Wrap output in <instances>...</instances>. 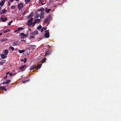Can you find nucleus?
I'll return each instance as SVG.
<instances>
[{"label":"nucleus","mask_w":121,"mask_h":121,"mask_svg":"<svg viewBox=\"0 0 121 121\" xmlns=\"http://www.w3.org/2000/svg\"><path fill=\"white\" fill-rule=\"evenodd\" d=\"M33 18H31V19L28 20V22L26 24L27 25L30 26L33 24Z\"/></svg>","instance_id":"nucleus-1"},{"label":"nucleus","mask_w":121,"mask_h":121,"mask_svg":"<svg viewBox=\"0 0 121 121\" xmlns=\"http://www.w3.org/2000/svg\"><path fill=\"white\" fill-rule=\"evenodd\" d=\"M23 4L22 3H21L19 4L18 5V7L19 10L22 9L23 6Z\"/></svg>","instance_id":"nucleus-2"},{"label":"nucleus","mask_w":121,"mask_h":121,"mask_svg":"<svg viewBox=\"0 0 121 121\" xmlns=\"http://www.w3.org/2000/svg\"><path fill=\"white\" fill-rule=\"evenodd\" d=\"M51 17V15H49L48 16H47L46 18L45 19V20L44 21L43 23H46V22H48V21L49 18H50Z\"/></svg>","instance_id":"nucleus-3"},{"label":"nucleus","mask_w":121,"mask_h":121,"mask_svg":"<svg viewBox=\"0 0 121 121\" xmlns=\"http://www.w3.org/2000/svg\"><path fill=\"white\" fill-rule=\"evenodd\" d=\"M20 36H22V37H21V38L22 39H24L25 37H27V36H26L25 34L23 33H21Z\"/></svg>","instance_id":"nucleus-4"},{"label":"nucleus","mask_w":121,"mask_h":121,"mask_svg":"<svg viewBox=\"0 0 121 121\" xmlns=\"http://www.w3.org/2000/svg\"><path fill=\"white\" fill-rule=\"evenodd\" d=\"M0 19L3 22H5L7 20V19L6 18H5L4 19L2 16H1L0 18Z\"/></svg>","instance_id":"nucleus-5"},{"label":"nucleus","mask_w":121,"mask_h":121,"mask_svg":"<svg viewBox=\"0 0 121 121\" xmlns=\"http://www.w3.org/2000/svg\"><path fill=\"white\" fill-rule=\"evenodd\" d=\"M6 0H2L1 2H0V5L1 6V7L3 6L4 5V3L5 2Z\"/></svg>","instance_id":"nucleus-6"},{"label":"nucleus","mask_w":121,"mask_h":121,"mask_svg":"<svg viewBox=\"0 0 121 121\" xmlns=\"http://www.w3.org/2000/svg\"><path fill=\"white\" fill-rule=\"evenodd\" d=\"M50 36L49 33L46 32L44 35V37L46 38H48Z\"/></svg>","instance_id":"nucleus-7"},{"label":"nucleus","mask_w":121,"mask_h":121,"mask_svg":"<svg viewBox=\"0 0 121 121\" xmlns=\"http://www.w3.org/2000/svg\"><path fill=\"white\" fill-rule=\"evenodd\" d=\"M20 44V43L19 41H16V42H14L13 43V46H14L15 45H19Z\"/></svg>","instance_id":"nucleus-8"},{"label":"nucleus","mask_w":121,"mask_h":121,"mask_svg":"<svg viewBox=\"0 0 121 121\" xmlns=\"http://www.w3.org/2000/svg\"><path fill=\"white\" fill-rule=\"evenodd\" d=\"M1 58L2 59H4L6 58L7 57V56H6V55H5V54H2L1 55Z\"/></svg>","instance_id":"nucleus-9"},{"label":"nucleus","mask_w":121,"mask_h":121,"mask_svg":"<svg viewBox=\"0 0 121 121\" xmlns=\"http://www.w3.org/2000/svg\"><path fill=\"white\" fill-rule=\"evenodd\" d=\"M45 55H49L51 54V52L50 51H48V50H47L45 51Z\"/></svg>","instance_id":"nucleus-10"},{"label":"nucleus","mask_w":121,"mask_h":121,"mask_svg":"<svg viewBox=\"0 0 121 121\" xmlns=\"http://www.w3.org/2000/svg\"><path fill=\"white\" fill-rule=\"evenodd\" d=\"M41 20L40 19H36L35 20V23H39V22H40L41 21Z\"/></svg>","instance_id":"nucleus-11"},{"label":"nucleus","mask_w":121,"mask_h":121,"mask_svg":"<svg viewBox=\"0 0 121 121\" xmlns=\"http://www.w3.org/2000/svg\"><path fill=\"white\" fill-rule=\"evenodd\" d=\"M42 65L41 64H40V65H37L36 68V69H40V67H41V66Z\"/></svg>","instance_id":"nucleus-12"},{"label":"nucleus","mask_w":121,"mask_h":121,"mask_svg":"<svg viewBox=\"0 0 121 121\" xmlns=\"http://www.w3.org/2000/svg\"><path fill=\"white\" fill-rule=\"evenodd\" d=\"M9 52V51L8 50H7V49H6V50H5L4 53L5 54V55H7V54H8Z\"/></svg>","instance_id":"nucleus-13"},{"label":"nucleus","mask_w":121,"mask_h":121,"mask_svg":"<svg viewBox=\"0 0 121 121\" xmlns=\"http://www.w3.org/2000/svg\"><path fill=\"white\" fill-rule=\"evenodd\" d=\"M51 9H47V8H46L45 9V11L46 12L48 13L51 10Z\"/></svg>","instance_id":"nucleus-14"},{"label":"nucleus","mask_w":121,"mask_h":121,"mask_svg":"<svg viewBox=\"0 0 121 121\" xmlns=\"http://www.w3.org/2000/svg\"><path fill=\"white\" fill-rule=\"evenodd\" d=\"M25 52V50H19V53H22L24 52Z\"/></svg>","instance_id":"nucleus-15"},{"label":"nucleus","mask_w":121,"mask_h":121,"mask_svg":"<svg viewBox=\"0 0 121 121\" xmlns=\"http://www.w3.org/2000/svg\"><path fill=\"white\" fill-rule=\"evenodd\" d=\"M39 15H40L39 14L37 13L35 16V17L36 18H38V17H39Z\"/></svg>","instance_id":"nucleus-16"},{"label":"nucleus","mask_w":121,"mask_h":121,"mask_svg":"<svg viewBox=\"0 0 121 121\" xmlns=\"http://www.w3.org/2000/svg\"><path fill=\"white\" fill-rule=\"evenodd\" d=\"M10 29H7L6 30L4 31V33H7V32H9V31H10Z\"/></svg>","instance_id":"nucleus-17"},{"label":"nucleus","mask_w":121,"mask_h":121,"mask_svg":"<svg viewBox=\"0 0 121 121\" xmlns=\"http://www.w3.org/2000/svg\"><path fill=\"white\" fill-rule=\"evenodd\" d=\"M26 66V65H22V66H21L20 67L19 69L20 70H22V69H23V68H24V67Z\"/></svg>","instance_id":"nucleus-18"},{"label":"nucleus","mask_w":121,"mask_h":121,"mask_svg":"<svg viewBox=\"0 0 121 121\" xmlns=\"http://www.w3.org/2000/svg\"><path fill=\"white\" fill-rule=\"evenodd\" d=\"M7 11V10H6L5 9H4L3 10L2 12H1V14H4V13L6 12Z\"/></svg>","instance_id":"nucleus-19"},{"label":"nucleus","mask_w":121,"mask_h":121,"mask_svg":"<svg viewBox=\"0 0 121 121\" xmlns=\"http://www.w3.org/2000/svg\"><path fill=\"white\" fill-rule=\"evenodd\" d=\"M23 28H18L17 29V33H19V31L22 30H23Z\"/></svg>","instance_id":"nucleus-20"},{"label":"nucleus","mask_w":121,"mask_h":121,"mask_svg":"<svg viewBox=\"0 0 121 121\" xmlns=\"http://www.w3.org/2000/svg\"><path fill=\"white\" fill-rule=\"evenodd\" d=\"M46 60V58H44L41 61V62L42 63H44V62Z\"/></svg>","instance_id":"nucleus-21"},{"label":"nucleus","mask_w":121,"mask_h":121,"mask_svg":"<svg viewBox=\"0 0 121 121\" xmlns=\"http://www.w3.org/2000/svg\"><path fill=\"white\" fill-rule=\"evenodd\" d=\"M44 10V9L43 8H41V9H39L38 10L39 11H43Z\"/></svg>","instance_id":"nucleus-22"},{"label":"nucleus","mask_w":121,"mask_h":121,"mask_svg":"<svg viewBox=\"0 0 121 121\" xmlns=\"http://www.w3.org/2000/svg\"><path fill=\"white\" fill-rule=\"evenodd\" d=\"M35 66L34 65H32L31 67V68H30V70H33V69H34L35 68Z\"/></svg>","instance_id":"nucleus-23"},{"label":"nucleus","mask_w":121,"mask_h":121,"mask_svg":"<svg viewBox=\"0 0 121 121\" xmlns=\"http://www.w3.org/2000/svg\"><path fill=\"white\" fill-rule=\"evenodd\" d=\"M13 21L12 20H11L8 23V25H10L11 24V23H12L13 22Z\"/></svg>","instance_id":"nucleus-24"},{"label":"nucleus","mask_w":121,"mask_h":121,"mask_svg":"<svg viewBox=\"0 0 121 121\" xmlns=\"http://www.w3.org/2000/svg\"><path fill=\"white\" fill-rule=\"evenodd\" d=\"M42 28V27L41 25H39V26L37 28V29L38 30H40V29H41Z\"/></svg>","instance_id":"nucleus-25"},{"label":"nucleus","mask_w":121,"mask_h":121,"mask_svg":"<svg viewBox=\"0 0 121 121\" xmlns=\"http://www.w3.org/2000/svg\"><path fill=\"white\" fill-rule=\"evenodd\" d=\"M31 0H25V1L26 3H28Z\"/></svg>","instance_id":"nucleus-26"},{"label":"nucleus","mask_w":121,"mask_h":121,"mask_svg":"<svg viewBox=\"0 0 121 121\" xmlns=\"http://www.w3.org/2000/svg\"><path fill=\"white\" fill-rule=\"evenodd\" d=\"M10 49H11L12 51H14V48L13 47H12V46H10Z\"/></svg>","instance_id":"nucleus-27"},{"label":"nucleus","mask_w":121,"mask_h":121,"mask_svg":"<svg viewBox=\"0 0 121 121\" xmlns=\"http://www.w3.org/2000/svg\"><path fill=\"white\" fill-rule=\"evenodd\" d=\"M29 79L27 80H24V81H23L22 82H23V83H25V82H27L28 81H29Z\"/></svg>","instance_id":"nucleus-28"},{"label":"nucleus","mask_w":121,"mask_h":121,"mask_svg":"<svg viewBox=\"0 0 121 121\" xmlns=\"http://www.w3.org/2000/svg\"><path fill=\"white\" fill-rule=\"evenodd\" d=\"M16 8V7L15 6H12L11 7V9H14L15 8Z\"/></svg>","instance_id":"nucleus-29"},{"label":"nucleus","mask_w":121,"mask_h":121,"mask_svg":"<svg viewBox=\"0 0 121 121\" xmlns=\"http://www.w3.org/2000/svg\"><path fill=\"white\" fill-rule=\"evenodd\" d=\"M35 34H38L39 33V32L37 31V30H36L35 31Z\"/></svg>","instance_id":"nucleus-30"},{"label":"nucleus","mask_w":121,"mask_h":121,"mask_svg":"<svg viewBox=\"0 0 121 121\" xmlns=\"http://www.w3.org/2000/svg\"><path fill=\"white\" fill-rule=\"evenodd\" d=\"M33 16V15L32 14H30L29 15V16L28 17V18H30V17H32Z\"/></svg>","instance_id":"nucleus-31"},{"label":"nucleus","mask_w":121,"mask_h":121,"mask_svg":"<svg viewBox=\"0 0 121 121\" xmlns=\"http://www.w3.org/2000/svg\"><path fill=\"white\" fill-rule=\"evenodd\" d=\"M24 62L26 63L27 61V59L26 58V57L24 58Z\"/></svg>","instance_id":"nucleus-32"},{"label":"nucleus","mask_w":121,"mask_h":121,"mask_svg":"<svg viewBox=\"0 0 121 121\" xmlns=\"http://www.w3.org/2000/svg\"><path fill=\"white\" fill-rule=\"evenodd\" d=\"M40 14H41L40 15L43 16V15L44 14V13L43 12H41Z\"/></svg>","instance_id":"nucleus-33"},{"label":"nucleus","mask_w":121,"mask_h":121,"mask_svg":"<svg viewBox=\"0 0 121 121\" xmlns=\"http://www.w3.org/2000/svg\"><path fill=\"white\" fill-rule=\"evenodd\" d=\"M33 23V24L32 25V26H34L35 25V24H36V23H35V21H34V22Z\"/></svg>","instance_id":"nucleus-34"},{"label":"nucleus","mask_w":121,"mask_h":121,"mask_svg":"<svg viewBox=\"0 0 121 121\" xmlns=\"http://www.w3.org/2000/svg\"><path fill=\"white\" fill-rule=\"evenodd\" d=\"M4 64L3 62H0V65H3Z\"/></svg>","instance_id":"nucleus-35"},{"label":"nucleus","mask_w":121,"mask_h":121,"mask_svg":"<svg viewBox=\"0 0 121 121\" xmlns=\"http://www.w3.org/2000/svg\"><path fill=\"white\" fill-rule=\"evenodd\" d=\"M40 17L41 18V19H42V18H44V16H42L41 15H40Z\"/></svg>","instance_id":"nucleus-36"},{"label":"nucleus","mask_w":121,"mask_h":121,"mask_svg":"<svg viewBox=\"0 0 121 121\" xmlns=\"http://www.w3.org/2000/svg\"><path fill=\"white\" fill-rule=\"evenodd\" d=\"M10 81H11L10 80H7L6 81L7 83H8V82H10Z\"/></svg>","instance_id":"nucleus-37"},{"label":"nucleus","mask_w":121,"mask_h":121,"mask_svg":"<svg viewBox=\"0 0 121 121\" xmlns=\"http://www.w3.org/2000/svg\"><path fill=\"white\" fill-rule=\"evenodd\" d=\"M35 35V31H34V32H33L31 34V35Z\"/></svg>","instance_id":"nucleus-38"},{"label":"nucleus","mask_w":121,"mask_h":121,"mask_svg":"<svg viewBox=\"0 0 121 121\" xmlns=\"http://www.w3.org/2000/svg\"><path fill=\"white\" fill-rule=\"evenodd\" d=\"M2 89L4 90H5V91H6V89L5 87H4Z\"/></svg>","instance_id":"nucleus-39"},{"label":"nucleus","mask_w":121,"mask_h":121,"mask_svg":"<svg viewBox=\"0 0 121 121\" xmlns=\"http://www.w3.org/2000/svg\"><path fill=\"white\" fill-rule=\"evenodd\" d=\"M34 38V36H31L30 37V39H33Z\"/></svg>","instance_id":"nucleus-40"},{"label":"nucleus","mask_w":121,"mask_h":121,"mask_svg":"<svg viewBox=\"0 0 121 121\" xmlns=\"http://www.w3.org/2000/svg\"><path fill=\"white\" fill-rule=\"evenodd\" d=\"M43 28L42 29H41V32H43Z\"/></svg>","instance_id":"nucleus-41"},{"label":"nucleus","mask_w":121,"mask_h":121,"mask_svg":"<svg viewBox=\"0 0 121 121\" xmlns=\"http://www.w3.org/2000/svg\"><path fill=\"white\" fill-rule=\"evenodd\" d=\"M6 83H7L6 82V81H4V82H3V84H6Z\"/></svg>","instance_id":"nucleus-42"},{"label":"nucleus","mask_w":121,"mask_h":121,"mask_svg":"<svg viewBox=\"0 0 121 121\" xmlns=\"http://www.w3.org/2000/svg\"><path fill=\"white\" fill-rule=\"evenodd\" d=\"M26 13V11H24V12H23V15H25V14Z\"/></svg>","instance_id":"nucleus-43"},{"label":"nucleus","mask_w":121,"mask_h":121,"mask_svg":"<svg viewBox=\"0 0 121 121\" xmlns=\"http://www.w3.org/2000/svg\"><path fill=\"white\" fill-rule=\"evenodd\" d=\"M47 29V28L46 27H43V29H44V30H46V29Z\"/></svg>","instance_id":"nucleus-44"},{"label":"nucleus","mask_w":121,"mask_h":121,"mask_svg":"<svg viewBox=\"0 0 121 121\" xmlns=\"http://www.w3.org/2000/svg\"><path fill=\"white\" fill-rule=\"evenodd\" d=\"M17 32V30H15L14 32V33H16V32Z\"/></svg>","instance_id":"nucleus-45"},{"label":"nucleus","mask_w":121,"mask_h":121,"mask_svg":"<svg viewBox=\"0 0 121 121\" xmlns=\"http://www.w3.org/2000/svg\"><path fill=\"white\" fill-rule=\"evenodd\" d=\"M9 75L10 76H12L13 75V74L12 73H10L9 74Z\"/></svg>","instance_id":"nucleus-46"},{"label":"nucleus","mask_w":121,"mask_h":121,"mask_svg":"<svg viewBox=\"0 0 121 121\" xmlns=\"http://www.w3.org/2000/svg\"><path fill=\"white\" fill-rule=\"evenodd\" d=\"M7 75H6L4 77V79H6V78H7Z\"/></svg>","instance_id":"nucleus-47"},{"label":"nucleus","mask_w":121,"mask_h":121,"mask_svg":"<svg viewBox=\"0 0 121 121\" xmlns=\"http://www.w3.org/2000/svg\"><path fill=\"white\" fill-rule=\"evenodd\" d=\"M21 41H24V42H26V40H21Z\"/></svg>","instance_id":"nucleus-48"},{"label":"nucleus","mask_w":121,"mask_h":121,"mask_svg":"<svg viewBox=\"0 0 121 121\" xmlns=\"http://www.w3.org/2000/svg\"><path fill=\"white\" fill-rule=\"evenodd\" d=\"M21 60L22 61H24V60H23V59H21Z\"/></svg>","instance_id":"nucleus-49"},{"label":"nucleus","mask_w":121,"mask_h":121,"mask_svg":"<svg viewBox=\"0 0 121 121\" xmlns=\"http://www.w3.org/2000/svg\"><path fill=\"white\" fill-rule=\"evenodd\" d=\"M8 4L9 5H11V4H10V2H8Z\"/></svg>","instance_id":"nucleus-50"},{"label":"nucleus","mask_w":121,"mask_h":121,"mask_svg":"<svg viewBox=\"0 0 121 121\" xmlns=\"http://www.w3.org/2000/svg\"><path fill=\"white\" fill-rule=\"evenodd\" d=\"M2 33H0V35H2Z\"/></svg>","instance_id":"nucleus-51"},{"label":"nucleus","mask_w":121,"mask_h":121,"mask_svg":"<svg viewBox=\"0 0 121 121\" xmlns=\"http://www.w3.org/2000/svg\"><path fill=\"white\" fill-rule=\"evenodd\" d=\"M10 1H11L12 2H13V0H10Z\"/></svg>","instance_id":"nucleus-52"},{"label":"nucleus","mask_w":121,"mask_h":121,"mask_svg":"<svg viewBox=\"0 0 121 121\" xmlns=\"http://www.w3.org/2000/svg\"><path fill=\"white\" fill-rule=\"evenodd\" d=\"M16 74V73H14V74H13V75H15Z\"/></svg>","instance_id":"nucleus-53"},{"label":"nucleus","mask_w":121,"mask_h":121,"mask_svg":"<svg viewBox=\"0 0 121 121\" xmlns=\"http://www.w3.org/2000/svg\"><path fill=\"white\" fill-rule=\"evenodd\" d=\"M49 30H45V32H47V31H49Z\"/></svg>","instance_id":"nucleus-54"},{"label":"nucleus","mask_w":121,"mask_h":121,"mask_svg":"<svg viewBox=\"0 0 121 121\" xmlns=\"http://www.w3.org/2000/svg\"><path fill=\"white\" fill-rule=\"evenodd\" d=\"M9 72H7V73H6V74H9Z\"/></svg>","instance_id":"nucleus-55"},{"label":"nucleus","mask_w":121,"mask_h":121,"mask_svg":"<svg viewBox=\"0 0 121 121\" xmlns=\"http://www.w3.org/2000/svg\"><path fill=\"white\" fill-rule=\"evenodd\" d=\"M55 7H57V5H55Z\"/></svg>","instance_id":"nucleus-56"},{"label":"nucleus","mask_w":121,"mask_h":121,"mask_svg":"<svg viewBox=\"0 0 121 121\" xmlns=\"http://www.w3.org/2000/svg\"><path fill=\"white\" fill-rule=\"evenodd\" d=\"M29 30H30V31H31V29H29Z\"/></svg>","instance_id":"nucleus-57"},{"label":"nucleus","mask_w":121,"mask_h":121,"mask_svg":"<svg viewBox=\"0 0 121 121\" xmlns=\"http://www.w3.org/2000/svg\"><path fill=\"white\" fill-rule=\"evenodd\" d=\"M1 7H0V11L1 10Z\"/></svg>","instance_id":"nucleus-58"},{"label":"nucleus","mask_w":121,"mask_h":121,"mask_svg":"<svg viewBox=\"0 0 121 121\" xmlns=\"http://www.w3.org/2000/svg\"><path fill=\"white\" fill-rule=\"evenodd\" d=\"M25 35H27V36L28 35H27V34H25Z\"/></svg>","instance_id":"nucleus-59"},{"label":"nucleus","mask_w":121,"mask_h":121,"mask_svg":"<svg viewBox=\"0 0 121 121\" xmlns=\"http://www.w3.org/2000/svg\"><path fill=\"white\" fill-rule=\"evenodd\" d=\"M16 0V1H18L19 0Z\"/></svg>","instance_id":"nucleus-60"},{"label":"nucleus","mask_w":121,"mask_h":121,"mask_svg":"<svg viewBox=\"0 0 121 121\" xmlns=\"http://www.w3.org/2000/svg\"><path fill=\"white\" fill-rule=\"evenodd\" d=\"M42 5H43V4H43V3H42Z\"/></svg>","instance_id":"nucleus-61"},{"label":"nucleus","mask_w":121,"mask_h":121,"mask_svg":"<svg viewBox=\"0 0 121 121\" xmlns=\"http://www.w3.org/2000/svg\"><path fill=\"white\" fill-rule=\"evenodd\" d=\"M59 4H60V3L59 4H58V5H59Z\"/></svg>","instance_id":"nucleus-62"},{"label":"nucleus","mask_w":121,"mask_h":121,"mask_svg":"<svg viewBox=\"0 0 121 121\" xmlns=\"http://www.w3.org/2000/svg\"><path fill=\"white\" fill-rule=\"evenodd\" d=\"M1 14V13L0 12V14Z\"/></svg>","instance_id":"nucleus-63"},{"label":"nucleus","mask_w":121,"mask_h":121,"mask_svg":"<svg viewBox=\"0 0 121 121\" xmlns=\"http://www.w3.org/2000/svg\"><path fill=\"white\" fill-rule=\"evenodd\" d=\"M48 46H49V44H48Z\"/></svg>","instance_id":"nucleus-64"}]
</instances>
